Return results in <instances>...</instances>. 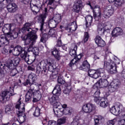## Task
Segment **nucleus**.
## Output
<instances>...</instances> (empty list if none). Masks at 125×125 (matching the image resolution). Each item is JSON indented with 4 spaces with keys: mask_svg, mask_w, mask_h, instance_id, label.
<instances>
[{
    "mask_svg": "<svg viewBox=\"0 0 125 125\" xmlns=\"http://www.w3.org/2000/svg\"><path fill=\"white\" fill-rule=\"evenodd\" d=\"M28 80L32 81V83H36L38 80V76L35 73H31L28 75Z\"/></svg>",
    "mask_w": 125,
    "mask_h": 125,
    "instance_id": "nucleus-44",
    "label": "nucleus"
},
{
    "mask_svg": "<svg viewBox=\"0 0 125 125\" xmlns=\"http://www.w3.org/2000/svg\"><path fill=\"white\" fill-rule=\"evenodd\" d=\"M82 109L84 113H86V114H90V113H92V112H94V111H95L96 106L92 104L88 103L84 104L83 106Z\"/></svg>",
    "mask_w": 125,
    "mask_h": 125,
    "instance_id": "nucleus-11",
    "label": "nucleus"
},
{
    "mask_svg": "<svg viewBox=\"0 0 125 125\" xmlns=\"http://www.w3.org/2000/svg\"><path fill=\"white\" fill-rule=\"evenodd\" d=\"M53 60L51 59L44 60L42 61L37 66V74H41L45 73L46 71L48 70L53 73V75L56 77V75L58 74V69L56 66H53Z\"/></svg>",
    "mask_w": 125,
    "mask_h": 125,
    "instance_id": "nucleus-1",
    "label": "nucleus"
},
{
    "mask_svg": "<svg viewBox=\"0 0 125 125\" xmlns=\"http://www.w3.org/2000/svg\"><path fill=\"white\" fill-rule=\"evenodd\" d=\"M20 62V59L18 56H13L11 59V61L8 62L6 65L5 67L6 68H10L11 69H14L15 68V66L17 65H18L19 64V62Z\"/></svg>",
    "mask_w": 125,
    "mask_h": 125,
    "instance_id": "nucleus-9",
    "label": "nucleus"
},
{
    "mask_svg": "<svg viewBox=\"0 0 125 125\" xmlns=\"http://www.w3.org/2000/svg\"><path fill=\"white\" fill-rule=\"evenodd\" d=\"M32 97L33 98L32 102H33L34 103L38 102V101H40L41 100V96H38V97H35L34 96H33Z\"/></svg>",
    "mask_w": 125,
    "mask_h": 125,
    "instance_id": "nucleus-53",
    "label": "nucleus"
},
{
    "mask_svg": "<svg viewBox=\"0 0 125 125\" xmlns=\"http://www.w3.org/2000/svg\"><path fill=\"white\" fill-rule=\"evenodd\" d=\"M30 8L34 14H38V12H39L41 8H42V4H41L40 1L38 2V3L35 4L31 3Z\"/></svg>",
    "mask_w": 125,
    "mask_h": 125,
    "instance_id": "nucleus-20",
    "label": "nucleus"
},
{
    "mask_svg": "<svg viewBox=\"0 0 125 125\" xmlns=\"http://www.w3.org/2000/svg\"><path fill=\"white\" fill-rule=\"evenodd\" d=\"M15 22H17V23H19L20 24L23 22V17L21 15H18L17 16L15 20Z\"/></svg>",
    "mask_w": 125,
    "mask_h": 125,
    "instance_id": "nucleus-50",
    "label": "nucleus"
},
{
    "mask_svg": "<svg viewBox=\"0 0 125 125\" xmlns=\"http://www.w3.org/2000/svg\"><path fill=\"white\" fill-rule=\"evenodd\" d=\"M7 9L8 12H15L18 9V7L15 3L8 4L7 6Z\"/></svg>",
    "mask_w": 125,
    "mask_h": 125,
    "instance_id": "nucleus-26",
    "label": "nucleus"
},
{
    "mask_svg": "<svg viewBox=\"0 0 125 125\" xmlns=\"http://www.w3.org/2000/svg\"><path fill=\"white\" fill-rule=\"evenodd\" d=\"M44 19H45V16L40 17L39 18V21H40V31L41 32V34H40L41 37V41L42 42H46V41H47L48 39V38H49L48 32L46 31V29H44V25H45V23H44Z\"/></svg>",
    "mask_w": 125,
    "mask_h": 125,
    "instance_id": "nucleus-6",
    "label": "nucleus"
},
{
    "mask_svg": "<svg viewBox=\"0 0 125 125\" xmlns=\"http://www.w3.org/2000/svg\"><path fill=\"white\" fill-rule=\"evenodd\" d=\"M15 29V25L13 24L7 23L3 25L2 28L3 34L9 35L13 30Z\"/></svg>",
    "mask_w": 125,
    "mask_h": 125,
    "instance_id": "nucleus-13",
    "label": "nucleus"
},
{
    "mask_svg": "<svg viewBox=\"0 0 125 125\" xmlns=\"http://www.w3.org/2000/svg\"><path fill=\"white\" fill-rule=\"evenodd\" d=\"M98 32L99 35L104 36V33H105V30L104 29V25L103 24L100 23L98 24Z\"/></svg>",
    "mask_w": 125,
    "mask_h": 125,
    "instance_id": "nucleus-38",
    "label": "nucleus"
},
{
    "mask_svg": "<svg viewBox=\"0 0 125 125\" xmlns=\"http://www.w3.org/2000/svg\"><path fill=\"white\" fill-rule=\"evenodd\" d=\"M95 41L98 46H99L100 47H103V46H105V41L101 38L100 36H97L95 39Z\"/></svg>",
    "mask_w": 125,
    "mask_h": 125,
    "instance_id": "nucleus-25",
    "label": "nucleus"
},
{
    "mask_svg": "<svg viewBox=\"0 0 125 125\" xmlns=\"http://www.w3.org/2000/svg\"><path fill=\"white\" fill-rule=\"evenodd\" d=\"M36 68V65L32 64L31 65H29L28 66V70L29 71H35V68Z\"/></svg>",
    "mask_w": 125,
    "mask_h": 125,
    "instance_id": "nucleus-59",
    "label": "nucleus"
},
{
    "mask_svg": "<svg viewBox=\"0 0 125 125\" xmlns=\"http://www.w3.org/2000/svg\"><path fill=\"white\" fill-rule=\"evenodd\" d=\"M83 8V5L82 0H78L73 6V11L76 13H80Z\"/></svg>",
    "mask_w": 125,
    "mask_h": 125,
    "instance_id": "nucleus-15",
    "label": "nucleus"
},
{
    "mask_svg": "<svg viewBox=\"0 0 125 125\" xmlns=\"http://www.w3.org/2000/svg\"><path fill=\"white\" fill-rule=\"evenodd\" d=\"M97 72L101 78H103V79L108 78V76L105 73V70L104 68H100L97 70Z\"/></svg>",
    "mask_w": 125,
    "mask_h": 125,
    "instance_id": "nucleus-31",
    "label": "nucleus"
},
{
    "mask_svg": "<svg viewBox=\"0 0 125 125\" xmlns=\"http://www.w3.org/2000/svg\"><path fill=\"white\" fill-rule=\"evenodd\" d=\"M5 69H8V70H11L10 75L11 77H15V76H16V75L18 74V71L15 68V67L14 68H11L9 67H6L5 65Z\"/></svg>",
    "mask_w": 125,
    "mask_h": 125,
    "instance_id": "nucleus-43",
    "label": "nucleus"
},
{
    "mask_svg": "<svg viewBox=\"0 0 125 125\" xmlns=\"http://www.w3.org/2000/svg\"><path fill=\"white\" fill-rule=\"evenodd\" d=\"M58 83L60 84H63V83H65V80H63L62 78L59 77L58 78Z\"/></svg>",
    "mask_w": 125,
    "mask_h": 125,
    "instance_id": "nucleus-55",
    "label": "nucleus"
},
{
    "mask_svg": "<svg viewBox=\"0 0 125 125\" xmlns=\"http://www.w3.org/2000/svg\"><path fill=\"white\" fill-rule=\"evenodd\" d=\"M121 85V81L119 79H114L110 83V85L108 87V91L110 92L117 91Z\"/></svg>",
    "mask_w": 125,
    "mask_h": 125,
    "instance_id": "nucleus-8",
    "label": "nucleus"
},
{
    "mask_svg": "<svg viewBox=\"0 0 125 125\" xmlns=\"http://www.w3.org/2000/svg\"><path fill=\"white\" fill-rule=\"evenodd\" d=\"M121 76L124 79H125V68L123 69L122 72H121Z\"/></svg>",
    "mask_w": 125,
    "mask_h": 125,
    "instance_id": "nucleus-64",
    "label": "nucleus"
},
{
    "mask_svg": "<svg viewBox=\"0 0 125 125\" xmlns=\"http://www.w3.org/2000/svg\"><path fill=\"white\" fill-rule=\"evenodd\" d=\"M89 38V35H88V33L85 32L84 35V38L83 40V42H86L88 41V39Z\"/></svg>",
    "mask_w": 125,
    "mask_h": 125,
    "instance_id": "nucleus-52",
    "label": "nucleus"
},
{
    "mask_svg": "<svg viewBox=\"0 0 125 125\" xmlns=\"http://www.w3.org/2000/svg\"><path fill=\"white\" fill-rule=\"evenodd\" d=\"M48 6L50 9H55L56 8V5H54V0H48Z\"/></svg>",
    "mask_w": 125,
    "mask_h": 125,
    "instance_id": "nucleus-47",
    "label": "nucleus"
},
{
    "mask_svg": "<svg viewBox=\"0 0 125 125\" xmlns=\"http://www.w3.org/2000/svg\"><path fill=\"white\" fill-rule=\"evenodd\" d=\"M101 15H102V14H101V11H100V9H99V8L94 9V16L95 17V19H96V18H98V19L101 18Z\"/></svg>",
    "mask_w": 125,
    "mask_h": 125,
    "instance_id": "nucleus-40",
    "label": "nucleus"
},
{
    "mask_svg": "<svg viewBox=\"0 0 125 125\" xmlns=\"http://www.w3.org/2000/svg\"><path fill=\"white\" fill-rule=\"evenodd\" d=\"M30 85H31V83L30 82L29 79H27L26 81L23 83V85H24V86L28 87V86H30Z\"/></svg>",
    "mask_w": 125,
    "mask_h": 125,
    "instance_id": "nucleus-60",
    "label": "nucleus"
},
{
    "mask_svg": "<svg viewBox=\"0 0 125 125\" xmlns=\"http://www.w3.org/2000/svg\"><path fill=\"white\" fill-rule=\"evenodd\" d=\"M120 63V60L117 59L114 60V62L111 59L106 61V59H104V68L106 69L109 74H114L118 73L117 70V64Z\"/></svg>",
    "mask_w": 125,
    "mask_h": 125,
    "instance_id": "nucleus-4",
    "label": "nucleus"
},
{
    "mask_svg": "<svg viewBox=\"0 0 125 125\" xmlns=\"http://www.w3.org/2000/svg\"><path fill=\"white\" fill-rule=\"evenodd\" d=\"M27 51L25 50V48L22 47L21 46H17L13 49V54L14 56H18L21 55V58H22V55L24 56Z\"/></svg>",
    "mask_w": 125,
    "mask_h": 125,
    "instance_id": "nucleus-12",
    "label": "nucleus"
},
{
    "mask_svg": "<svg viewBox=\"0 0 125 125\" xmlns=\"http://www.w3.org/2000/svg\"><path fill=\"white\" fill-rule=\"evenodd\" d=\"M66 123V117H62L58 120L57 125H64Z\"/></svg>",
    "mask_w": 125,
    "mask_h": 125,
    "instance_id": "nucleus-49",
    "label": "nucleus"
},
{
    "mask_svg": "<svg viewBox=\"0 0 125 125\" xmlns=\"http://www.w3.org/2000/svg\"><path fill=\"white\" fill-rule=\"evenodd\" d=\"M115 121V120L109 121L107 122V125H115V121Z\"/></svg>",
    "mask_w": 125,
    "mask_h": 125,
    "instance_id": "nucleus-63",
    "label": "nucleus"
},
{
    "mask_svg": "<svg viewBox=\"0 0 125 125\" xmlns=\"http://www.w3.org/2000/svg\"><path fill=\"white\" fill-rule=\"evenodd\" d=\"M52 19L58 24H59V23L61 22V20H62V17L61 16V14H56Z\"/></svg>",
    "mask_w": 125,
    "mask_h": 125,
    "instance_id": "nucleus-45",
    "label": "nucleus"
},
{
    "mask_svg": "<svg viewBox=\"0 0 125 125\" xmlns=\"http://www.w3.org/2000/svg\"><path fill=\"white\" fill-rule=\"evenodd\" d=\"M21 33V30L19 28H16V27L15 26V29L10 32L8 36H10L11 40H14V39H17L18 35Z\"/></svg>",
    "mask_w": 125,
    "mask_h": 125,
    "instance_id": "nucleus-19",
    "label": "nucleus"
},
{
    "mask_svg": "<svg viewBox=\"0 0 125 125\" xmlns=\"http://www.w3.org/2000/svg\"><path fill=\"white\" fill-rule=\"evenodd\" d=\"M47 33H48V35L49 38H55L56 37V30L54 29H46Z\"/></svg>",
    "mask_w": 125,
    "mask_h": 125,
    "instance_id": "nucleus-32",
    "label": "nucleus"
},
{
    "mask_svg": "<svg viewBox=\"0 0 125 125\" xmlns=\"http://www.w3.org/2000/svg\"><path fill=\"white\" fill-rule=\"evenodd\" d=\"M16 109H17V115L21 123H24L26 119L25 115V104L21 102V98H19L16 104Z\"/></svg>",
    "mask_w": 125,
    "mask_h": 125,
    "instance_id": "nucleus-5",
    "label": "nucleus"
},
{
    "mask_svg": "<svg viewBox=\"0 0 125 125\" xmlns=\"http://www.w3.org/2000/svg\"><path fill=\"white\" fill-rule=\"evenodd\" d=\"M51 53L57 60H60V53L57 49L55 48L51 51Z\"/></svg>",
    "mask_w": 125,
    "mask_h": 125,
    "instance_id": "nucleus-39",
    "label": "nucleus"
},
{
    "mask_svg": "<svg viewBox=\"0 0 125 125\" xmlns=\"http://www.w3.org/2000/svg\"><path fill=\"white\" fill-rule=\"evenodd\" d=\"M99 77H100V76L99 75L98 72H97V71H96V73L94 74L92 78H93V79H98V78H99Z\"/></svg>",
    "mask_w": 125,
    "mask_h": 125,
    "instance_id": "nucleus-62",
    "label": "nucleus"
},
{
    "mask_svg": "<svg viewBox=\"0 0 125 125\" xmlns=\"http://www.w3.org/2000/svg\"><path fill=\"white\" fill-rule=\"evenodd\" d=\"M39 97V96H40V99L42 98V93H41V91L40 90H36L34 92L32 95V97Z\"/></svg>",
    "mask_w": 125,
    "mask_h": 125,
    "instance_id": "nucleus-51",
    "label": "nucleus"
},
{
    "mask_svg": "<svg viewBox=\"0 0 125 125\" xmlns=\"http://www.w3.org/2000/svg\"><path fill=\"white\" fill-rule=\"evenodd\" d=\"M65 86L66 88L65 89V90H63V93L65 94H69L70 92H71V90L72 89V85L71 82H68L65 84Z\"/></svg>",
    "mask_w": 125,
    "mask_h": 125,
    "instance_id": "nucleus-37",
    "label": "nucleus"
},
{
    "mask_svg": "<svg viewBox=\"0 0 125 125\" xmlns=\"http://www.w3.org/2000/svg\"><path fill=\"white\" fill-rule=\"evenodd\" d=\"M109 84V82L106 79H100L95 84L97 87H106Z\"/></svg>",
    "mask_w": 125,
    "mask_h": 125,
    "instance_id": "nucleus-23",
    "label": "nucleus"
},
{
    "mask_svg": "<svg viewBox=\"0 0 125 125\" xmlns=\"http://www.w3.org/2000/svg\"><path fill=\"white\" fill-rule=\"evenodd\" d=\"M122 107V105H120V103H117L115 105H113L110 107V111L111 114L117 116L120 114V111Z\"/></svg>",
    "mask_w": 125,
    "mask_h": 125,
    "instance_id": "nucleus-18",
    "label": "nucleus"
},
{
    "mask_svg": "<svg viewBox=\"0 0 125 125\" xmlns=\"http://www.w3.org/2000/svg\"><path fill=\"white\" fill-rule=\"evenodd\" d=\"M78 49V46L75 44H73V48L70 50V55L71 56L73 57H76L77 56V50Z\"/></svg>",
    "mask_w": 125,
    "mask_h": 125,
    "instance_id": "nucleus-33",
    "label": "nucleus"
},
{
    "mask_svg": "<svg viewBox=\"0 0 125 125\" xmlns=\"http://www.w3.org/2000/svg\"><path fill=\"white\" fill-rule=\"evenodd\" d=\"M33 25L32 22H26L24 24L23 27L21 31L24 34L26 32H29L27 34V39L26 40H37L38 35H37V31L38 28H34L31 27Z\"/></svg>",
    "mask_w": 125,
    "mask_h": 125,
    "instance_id": "nucleus-2",
    "label": "nucleus"
},
{
    "mask_svg": "<svg viewBox=\"0 0 125 125\" xmlns=\"http://www.w3.org/2000/svg\"><path fill=\"white\" fill-rule=\"evenodd\" d=\"M12 94H11L10 91H8L6 90L3 91L1 94V96L3 100H4V98H6V99L9 98V97H10V96H12Z\"/></svg>",
    "mask_w": 125,
    "mask_h": 125,
    "instance_id": "nucleus-34",
    "label": "nucleus"
},
{
    "mask_svg": "<svg viewBox=\"0 0 125 125\" xmlns=\"http://www.w3.org/2000/svg\"><path fill=\"white\" fill-rule=\"evenodd\" d=\"M10 40V37L9 35L2 34L0 37V47L5 46V45H8Z\"/></svg>",
    "mask_w": 125,
    "mask_h": 125,
    "instance_id": "nucleus-14",
    "label": "nucleus"
},
{
    "mask_svg": "<svg viewBox=\"0 0 125 125\" xmlns=\"http://www.w3.org/2000/svg\"><path fill=\"white\" fill-rule=\"evenodd\" d=\"M77 62H78V60H77V59L75 57L70 62V64H69V66H70L71 67H72V66L75 65V64H76V63H77Z\"/></svg>",
    "mask_w": 125,
    "mask_h": 125,
    "instance_id": "nucleus-54",
    "label": "nucleus"
},
{
    "mask_svg": "<svg viewBox=\"0 0 125 125\" xmlns=\"http://www.w3.org/2000/svg\"><path fill=\"white\" fill-rule=\"evenodd\" d=\"M82 69L81 70H83V71H88L90 68V64L88 63L87 61H85L83 62L82 65L81 66Z\"/></svg>",
    "mask_w": 125,
    "mask_h": 125,
    "instance_id": "nucleus-35",
    "label": "nucleus"
},
{
    "mask_svg": "<svg viewBox=\"0 0 125 125\" xmlns=\"http://www.w3.org/2000/svg\"><path fill=\"white\" fill-rule=\"evenodd\" d=\"M101 107L106 108L108 105V99L105 98H101L99 102Z\"/></svg>",
    "mask_w": 125,
    "mask_h": 125,
    "instance_id": "nucleus-29",
    "label": "nucleus"
},
{
    "mask_svg": "<svg viewBox=\"0 0 125 125\" xmlns=\"http://www.w3.org/2000/svg\"><path fill=\"white\" fill-rule=\"evenodd\" d=\"M62 42L61 41V39L59 38L57 44H56V47H61V46H62Z\"/></svg>",
    "mask_w": 125,
    "mask_h": 125,
    "instance_id": "nucleus-58",
    "label": "nucleus"
},
{
    "mask_svg": "<svg viewBox=\"0 0 125 125\" xmlns=\"http://www.w3.org/2000/svg\"><path fill=\"white\" fill-rule=\"evenodd\" d=\"M71 125H81V124H80V121H79V120L74 119L71 123Z\"/></svg>",
    "mask_w": 125,
    "mask_h": 125,
    "instance_id": "nucleus-56",
    "label": "nucleus"
},
{
    "mask_svg": "<svg viewBox=\"0 0 125 125\" xmlns=\"http://www.w3.org/2000/svg\"><path fill=\"white\" fill-rule=\"evenodd\" d=\"M114 8L111 7V6L107 7L106 9H105L103 13V16L104 17V18H109L114 14Z\"/></svg>",
    "mask_w": 125,
    "mask_h": 125,
    "instance_id": "nucleus-17",
    "label": "nucleus"
},
{
    "mask_svg": "<svg viewBox=\"0 0 125 125\" xmlns=\"http://www.w3.org/2000/svg\"><path fill=\"white\" fill-rule=\"evenodd\" d=\"M21 59L24 60V61L28 64H30L34 63L35 60H36V56H32L29 58V56L26 52L24 56V55H21Z\"/></svg>",
    "mask_w": 125,
    "mask_h": 125,
    "instance_id": "nucleus-16",
    "label": "nucleus"
},
{
    "mask_svg": "<svg viewBox=\"0 0 125 125\" xmlns=\"http://www.w3.org/2000/svg\"><path fill=\"white\" fill-rule=\"evenodd\" d=\"M77 29H78V26L77 25H72V27H64V30H66L67 31L68 33H71L72 31H73L75 32V31H77Z\"/></svg>",
    "mask_w": 125,
    "mask_h": 125,
    "instance_id": "nucleus-46",
    "label": "nucleus"
},
{
    "mask_svg": "<svg viewBox=\"0 0 125 125\" xmlns=\"http://www.w3.org/2000/svg\"><path fill=\"white\" fill-rule=\"evenodd\" d=\"M108 1L109 2H110V3L115 1L114 5L116 7H121V6H122V5L125 3V0H108Z\"/></svg>",
    "mask_w": 125,
    "mask_h": 125,
    "instance_id": "nucleus-30",
    "label": "nucleus"
},
{
    "mask_svg": "<svg viewBox=\"0 0 125 125\" xmlns=\"http://www.w3.org/2000/svg\"><path fill=\"white\" fill-rule=\"evenodd\" d=\"M73 112V109L71 107H67L66 108H62L61 111H59V115H57L59 117H61L63 115H71Z\"/></svg>",
    "mask_w": 125,
    "mask_h": 125,
    "instance_id": "nucleus-22",
    "label": "nucleus"
},
{
    "mask_svg": "<svg viewBox=\"0 0 125 125\" xmlns=\"http://www.w3.org/2000/svg\"><path fill=\"white\" fill-rule=\"evenodd\" d=\"M111 35L112 37H118L123 35V29L120 27H115L112 32Z\"/></svg>",
    "mask_w": 125,
    "mask_h": 125,
    "instance_id": "nucleus-27",
    "label": "nucleus"
},
{
    "mask_svg": "<svg viewBox=\"0 0 125 125\" xmlns=\"http://www.w3.org/2000/svg\"><path fill=\"white\" fill-rule=\"evenodd\" d=\"M58 24L56 21H55L54 20L51 19L49 20L48 23V26L49 28L51 29H54V28H56V26Z\"/></svg>",
    "mask_w": 125,
    "mask_h": 125,
    "instance_id": "nucleus-42",
    "label": "nucleus"
},
{
    "mask_svg": "<svg viewBox=\"0 0 125 125\" xmlns=\"http://www.w3.org/2000/svg\"><path fill=\"white\" fill-rule=\"evenodd\" d=\"M36 41H37V39H26L25 44H29L28 47L27 49V51L28 52H33V54L37 56V55H39V53H40L39 48L37 47H33V45L36 43Z\"/></svg>",
    "mask_w": 125,
    "mask_h": 125,
    "instance_id": "nucleus-7",
    "label": "nucleus"
},
{
    "mask_svg": "<svg viewBox=\"0 0 125 125\" xmlns=\"http://www.w3.org/2000/svg\"><path fill=\"white\" fill-rule=\"evenodd\" d=\"M13 112H14V106H13V104H10L5 106L4 113L6 115H11Z\"/></svg>",
    "mask_w": 125,
    "mask_h": 125,
    "instance_id": "nucleus-24",
    "label": "nucleus"
},
{
    "mask_svg": "<svg viewBox=\"0 0 125 125\" xmlns=\"http://www.w3.org/2000/svg\"><path fill=\"white\" fill-rule=\"evenodd\" d=\"M66 108H69L68 107H67V104H63L62 105L60 102L58 103L57 107L53 108V111L56 116H59V111H61L62 109H66Z\"/></svg>",
    "mask_w": 125,
    "mask_h": 125,
    "instance_id": "nucleus-21",
    "label": "nucleus"
},
{
    "mask_svg": "<svg viewBox=\"0 0 125 125\" xmlns=\"http://www.w3.org/2000/svg\"><path fill=\"white\" fill-rule=\"evenodd\" d=\"M52 93L53 95H50L48 97V100L51 105H53L54 108H56L58 103L60 102V99H59V96L61 93L60 85H56L52 91Z\"/></svg>",
    "mask_w": 125,
    "mask_h": 125,
    "instance_id": "nucleus-3",
    "label": "nucleus"
},
{
    "mask_svg": "<svg viewBox=\"0 0 125 125\" xmlns=\"http://www.w3.org/2000/svg\"><path fill=\"white\" fill-rule=\"evenodd\" d=\"M95 73H96V70H91L88 71L89 77H91V78H92V77L93 76V75H94V74H95Z\"/></svg>",
    "mask_w": 125,
    "mask_h": 125,
    "instance_id": "nucleus-57",
    "label": "nucleus"
},
{
    "mask_svg": "<svg viewBox=\"0 0 125 125\" xmlns=\"http://www.w3.org/2000/svg\"><path fill=\"white\" fill-rule=\"evenodd\" d=\"M47 125H57V123L55 121L51 120L48 122Z\"/></svg>",
    "mask_w": 125,
    "mask_h": 125,
    "instance_id": "nucleus-61",
    "label": "nucleus"
},
{
    "mask_svg": "<svg viewBox=\"0 0 125 125\" xmlns=\"http://www.w3.org/2000/svg\"><path fill=\"white\" fill-rule=\"evenodd\" d=\"M95 125H99V123L104 122V117L101 115H95L94 117Z\"/></svg>",
    "mask_w": 125,
    "mask_h": 125,
    "instance_id": "nucleus-28",
    "label": "nucleus"
},
{
    "mask_svg": "<svg viewBox=\"0 0 125 125\" xmlns=\"http://www.w3.org/2000/svg\"><path fill=\"white\" fill-rule=\"evenodd\" d=\"M34 117H40L41 115V109L39 107H36L35 108V111L33 113Z\"/></svg>",
    "mask_w": 125,
    "mask_h": 125,
    "instance_id": "nucleus-48",
    "label": "nucleus"
},
{
    "mask_svg": "<svg viewBox=\"0 0 125 125\" xmlns=\"http://www.w3.org/2000/svg\"><path fill=\"white\" fill-rule=\"evenodd\" d=\"M37 85V83L36 82L30 84L29 85L30 88L29 89V90L27 91V92L26 94L25 95V102H29L31 99L33 98V93L35 91V87Z\"/></svg>",
    "mask_w": 125,
    "mask_h": 125,
    "instance_id": "nucleus-10",
    "label": "nucleus"
},
{
    "mask_svg": "<svg viewBox=\"0 0 125 125\" xmlns=\"http://www.w3.org/2000/svg\"><path fill=\"white\" fill-rule=\"evenodd\" d=\"M99 95H100V90H98L94 94V97L95 98L94 101H95L97 104H99V101L100 99H101V98L99 97Z\"/></svg>",
    "mask_w": 125,
    "mask_h": 125,
    "instance_id": "nucleus-41",
    "label": "nucleus"
},
{
    "mask_svg": "<svg viewBox=\"0 0 125 125\" xmlns=\"http://www.w3.org/2000/svg\"><path fill=\"white\" fill-rule=\"evenodd\" d=\"M92 16L90 15H88L85 17V21H86V28H88V27L91 26V23H92Z\"/></svg>",
    "mask_w": 125,
    "mask_h": 125,
    "instance_id": "nucleus-36",
    "label": "nucleus"
}]
</instances>
